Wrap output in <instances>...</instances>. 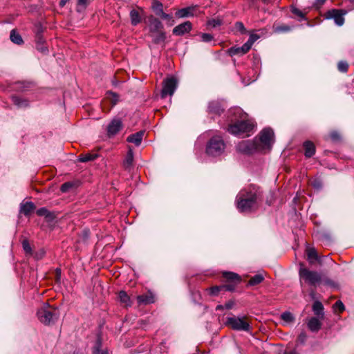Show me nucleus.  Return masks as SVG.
I'll use <instances>...</instances> for the list:
<instances>
[{
	"mask_svg": "<svg viewBox=\"0 0 354 354\" xmlns=\"http://www.w3.org/2000/svg\"><path fill=\"white\" fill-rule=\"evenodd\" d=\"M261 198L260 189L253 185L240 191L236 198V207L241 212H248L258 206Z\"/></svg>",
	"mask_w": 354,
	"mask_h": 354,
	"instance_id": "1",
	"label": "nucleus"
},
{
	"mask_svg": "<svg viewBox=\"0 0 354 354\" xmlns=\"http://www.w3.org/2000/svg\"><path fill=\"white\" fill-rule=\"evenodd\" d=\"M149 30L148 35L151 38L154 44L165 46L166 32L164 31V26L162 22L153 15H150L145 21Z\"/></svg>",
	"mask_w": 354,
	"mask_h": 354,
	"instance_id": "2",
	"label": "nucleus"
},
{
	"mask_svg": "<svg viewBox=\"0 0 354 354\" xmlns=\"http://www.w3.org/2000/svg\"><path fill=\"white\" fill-rule=\"evenodd\" d=\"M39 320L45 325L53 324L59 317V310L46 303L37 313Z\"/></svg>",
	"mask_w": 354,
	"mask_h": 354,
	"instance_id": "3",
	"label": "nucleus"
},
{
	"mask_svg": "<svg viewBox=\"0 0 354 354\" xmlns=\"http://www.w3.org/2000/svg\"><path fill=\"white\" fill-rule=\"evenodd\" d=\"M254 127V124L251 120H242L229 125L227 130L235 136H249Z\"/></svg>",
	"mask_w": 354,
	"mask_h": 354,
	"instance_id": "4",
	"label": "nucleus"
},
{
	"mask_svg": "<svg viewBox=\"0 0 354 354\" xmlns=\"http://www.w3.org/2000/svg\"><path fill=\"white\" fill-rule=\"evenodd\" d=\"M226 325L234 330L238 331H249L250 325L247 321V317L243 316L239 317H230L227 318Z\"/></svg>",
	"mask_w": 354,
	"mask_h": 354,
	"instance_id": "5",
	"label": "nucleus"
},
{
	"mask_svg": "<svg viewBox=\"0 0 354 354\" xmlns=\"http://www.w3.org/2000/svg\"><path fill=\"white\" fill-rule=\"evenodd\" d=\"M299 274L301 281L303 279L310 286H316L322 282V275L317 271L301 268Z\"/></svg>",
	"mask_w": 354,
	"mask_h": 354,
	"instance_id": "6",
	"label": "nucleus"
},
{
	"mask_svg": "<svg viewBox=\"0 0 354 354\" xmlns=\"http://www.w3.org/2000/svg\"><path fill=\"white\" fill-rule=\"evenodd\" d=\"M225 149V143L223 140L218 136H214L209 141L206 152L212 156L221 155Z\"/></svg>",
	"mask_w": 354,
	"mask_h": 354,
	"instance_id": "7",
	"label": "nucleus"
},
{
	"mask_svg": "<svg viewBox=\"0 0 354 354\" xmlns=\"http://www.w3.org/2000/svg\"><path fill=\"white\" fill-rule=\"evenodd\" d=\"M236 151L245 154H250L261 149L259 144L256 140H242L236 146Z\"/></svg>",
	"mask_w": 354,
	"mask_h": 354,
	"instance_id": "8",
	"label": "nucleus"
},
{
	"mask_svg": "<svg viewBox=\"0 0 354 354\" xmlns=\"http://www.w3.org/2000/svg\"><path fill=\"white\" fill-rule=\"evenodd\" d=\"M274 132L271 129L266 128L261 131L259 140H256L259 144L260 148L270 149L273 143Z\"/></svg>",
	"mask_w": 354,
	"mask_h": 354,
	"instance_id": "9",
	"label": "nucleus"
},
{
	"mask_svg": "<svg viewBox=\"0 0 354 354\" xmlns=\"http://www.w3.org/2000/svg\"><path fill=\"white\" fill-rule=\"evenodd\" d=\"M177 87V80L175 77H171L165 79L162 82L161 97L165 98L167 95H172Z\"/></svg>",
	"mask_w": 354,
	"mask_h": 354,
	"instance_id": "10",
	"label": "nucleus"
},
{
	"mask_svg": "<svg viewBox=\"0 0 354 354\" xmlns=\"http://www.w3.org/2000/svg\"><path fill=\"white\" fill-rule=\"evenodd\" d=\"M346 13L347 12L344 10L332 9L328 10L326 12L325 17L327 19H333L335 23L337 26H341L344 23V15H345Z\"/></svg>",
	"mask_w": 354,
	"mask_h": 354,
	"instance_id": "11",
	"label": "nucleus"
},
{
	"mask_svg": "<svg viewBox=\"0 0 354 354\" xmlns=\"http://www.w3.org/2000/svg\"><path fill=\"white\" fill-rule=\"evenodd\" d=\"M198 13V6H192L178 10L176 16L178 18H185L197 16Z\"/></svg>",
	"mask_w": 354,
	"mask_h": 354,
	"instance_id": "12",
	"label": "nucleus"
},
{
	"mask_svg": "<svg viewBox=\"0 0 354 354\" xmlns=\"http://www.w3.org/2000/svg\"><path fill=\"white\" fill-rule=\"evenodd\" d=\"M122 127V122L119 118H114L107 127V133L109 136L117 134Z\"/></svg>",
	"mask_w": 354,
	"mask_h": 354,
	"instance_id": "13",
	"label": "nucleus"
},
{
	"mask_svg": "<svg viewBox=\"0 0 354 354\" xmlns=\"http://www.w3.org/2000/svg\"><path fill=\"white\" fill-rule=\"evenodd\" d=\"M192 23L187 21L176 26L173 29V34L178 36H181L187 32H189L192 30Z\"/></svg>",
	"mask_w": 354,
	"mask_h": 354,
	"instance_id": "14",
	"label": "nucleus"
},
{
	"mask_svg": "<svg viewBox=\"0 0 354 354\" xmlns=\"http://www.w3.org/2000/svg\"><path fill=\"white\" fill-rule=\"evenodd\" d=\"M251 48L245 42L241 47H232L228 50V53L230 56H234L236 55H243L247 53Z\"/></svg>",
	"mask_w": 354,
	"mask_h": 354,
	"instance_id": "15",
	"label": "nucleus"
},
{
	"mask_svg": "<svg viewBox=\"0 0 354 354\" xmlns=\"http://www.w3.org/2000/svg\"><path fill=\"white\" fill-rule=\"evenodd\" d=\"M137 301L139 304L147 305L154 303L155 297L151 292H147L145 294L138 295Z\"/></svg>",
	"mask_w": 354,
	"mask_h": 354,
	"instance_id": "16",
	"label": "nucleus"
},
{
	"mask_svg": "<svg viewBox=\"0 0 354 354\" xmlns=\"http://www.w3.org/2000/svg\"><path fill=\"white\" fill-rule=\"evenodd\" d=\"M144 134V131H140L129 136L127 138V141L131 143H133L136 146H139L141 144Z\"/></svg>",
	"mask_w": 354,
	"mask_h": 354,
	"instance_id": "17",
	"label": "nucleus"
},
{
	"mask_svg": "<svg viewBox=\"0 0 354 354\" xmlns=\"http://www.w3.org/2000/svg\"><path fill=\"white\" fill-rule=\"evenodd\" d=\"M35 209V205L32 202L21 203L20 205V213L28 216Z\"/></svg>",
	"mask_w": 354,
	"mask_h": 354,
	"instance_id": "18",
	"label": "nucleus"
},
{
	"mask_svg": "<svg viewBox=\"0 0 354 354\" xmlns=\"http://www.w3.org/2000/svg\"><path fill=\"white\" fill-rule=\"evenodd\" d=\"M11 100L13 104L18 108H26L29 105V102L28 100L22 98L18 95H12Z\"/></svg>",
	"mask_w": 354,
	"mask_h": 354,
	"instance_id": "19",
	"label": "nucleus"
},
{
	"mask_svg": "<svg viewBox=\"0 0 354 354\" xmlns=\"http://www.w3.org/2000/svg\"><path fill=\"white\" fill-rule=\"evenodd\" d=\"M308 328L312 332H317L322 326L321 322L317 317H311L307 323Z\"/></svg>",
	"mask_w": 354,
	"mask_h": 354,
	"instance_id": "20",
	"label": "nucleus"
},
{
	"mask_svg": "<svg viewBox=\"0 0 354 354\" xmlns=\"http://www.w3.org/2000/svg\"><path fill=\"white\" fill-rule=\"evenodd\" d=\"M305 150V156L307 158L312 157L315 153V147L314 144L310 141H306L304 143Z\"/></svg>",
	"mask_w": 354,
	"mask_h": 354,
	"instance_id": "21",
	"label": "nucleus"
},
{
	"mask_svg": "<svg viewBox=\"0 0 354 354\" xmlns=\"http://www.w3.org/2000/svg\"><path fill=\"white\" fill-rule=\"evenodd\" d=\"M223 276L227 281L234 283L235 284L239 283L241 280L239 274L232 272H223Z\"/></svg>",
	"mask_w": 354,
	"mask_h": 354,
	"instance_id": "22",
	"label": "nucleus"
},
{
	"mask_svg": "<svg viewBox=\"0 0 354 354\" xmlns=\"http://www.w3.org/2000/svg\"><path fill=\"white\" fill-rule=\"evenodd\" d=\"M313 311L314 312L315 315H316L318 317H320L321 318H323V317H324V306L320 301H315L313 303Z\"/></svg>",
	"mask_w": 354,
	"mask_h": 354,
	"instance_id": "23",
	"label": "nucleus"
},
{
	"mask_svg": "<svg viewBox=\"0 0 354 354\" xmlns=\"http://www.w3.org/2000/svg\"><path fill=\"white\" fill-rule=\"evenodd\" d=\"M131 23L133 26H137L141 21V17L138 11L136 10H132L130 12Z\"/></svg>",
	"mask_w": 354,
	"mask_h": 354,
	"instance_id": "24",
	"label": "nucleus"
},
{
	"mask_svg": "<svg viewBox=\"0 0 354 354\" xmlns=\"http://www.w3.org/2000/svg\"><path fill=\"white\" fill-rule=\"evenodd\" d=\"M133 151L131 149H129L127 156H126V158L123 162V165L124 167V168L126 169H129L132 164H133Z\"/></svg>",
	"mask_w": 354,
	"mask_h": 354,
	"instance_id": "25",
	"label": "nucleus"
},
{
	"mask_svg": "<svg viewBox=\"0 0 354 354\" xmlns=\"http://www.w3.org/2000/svg\"><path fill=\"white\" fill-rule=\"evenodd\" d=\"M118 297L120 302L122 303L124 306H129L131 305L130 297L125 291L122 290L119 292Z\"/></svg>",
	"mask_w": 354,
	"mask_h": 354,
	"instance_id": "26",
	"label": "nucleus"
},
{
	"mask_svg": "<svg viewBox=\"0 0 354 354\" xmlns=\"http://www.w3.org/2000/svg\"><path fill=\"white\" fill-rule=\"evenodd\" d=\"M306 252H307L308 260L310 263H313L315 261L317 260L318 256H317V253L315 248H309L307 249Z\"/></svg>",
	"mask_w": 354,
	"mask_h": 354,
	"instance_id": "27",
	"label": "nucleus"
},
{
	"mask_svg": "<svg viewBox=\"0 0 354 354\" xmlns=\"http://www.w3.org/2000/svg\"><path fill=\"white\" fill-rule=\"evenodd\" d=\"M10 40L16 44L19 45L23 44V39L21 38V36L15 30H11L10 34Z\"/></svg>",
	"mask_w": 354,
	"mask_h": 354,
	"instance_id": "28",
	"label": "nucleus"
},
{
	"mask_svg": "<svg viewBox=\"0 0 354 354\" xmlns=\"http://www.w3.org/2000/svg\"><path fill=\"white\" fill-rule=\"evenodd\" d=\"M152 9L157 16L160 17L163 13V5L159 1H153L152 4Z\"/></svg>",
	"mask_w": 354,
	"mask_h": 354,
	"instance_id": "29",
	"label": "nucleus"
},
{
	"mask_svg": "<svg viewBox=\"0 0 354 354\" xmlns=\"http://www.w3.org/2000/svg\"><path fill=\"white\" fill-rule=\"evenodd\" d=\"M208 110L210 113H214L216 114H221L223 112V110L221 109L218 103L212 102L209 104Z\"/></svg>",
	"mask_w": 354,
	"mask_h": 354,
	"instance_id": "30",
	"label": "nucleus"
},
{
	"mask_svg": "<svg viewBox=\"0 0 354 354\" xmlns=\"http://www.w3.org/2000/svg\"><path fill=\"white\" fill-rule=\"evenodd\" d=\"M97 156L96 154L92 153L81 154L78 157V160L81 162H86L95 160Z\"/></svg>",
	"mask_w": 354,
	"mask_h": 354,
	"instance_id": "31",
	"label": "nucleus"
},
{
	"mask_svg": "<svg viewBox=\"0 0 354 354\" xmlns=\"http://www.w3.org/2000/svg\"><path fill=\"white\" fill-rule=\"evenodd\" d=\"M263 279H264V278H263V275L258 274H256L254 277H252L250 279L248 283L250 286H255V285H257V284H259L260 283H261L263 281Z\"/></svg>",
	"mask_w": 354,
	"mask_h": 354,
	"instance_id": "32",
	"label": "nucleus"
},
{
	"mask_svg": "<svg viewBox=\"0 0 354 354\" xmlns=\"http://www.w3.org/2000/svg\"><path fill=\"white\" fill-rule=\"evenodd\" d=\"M274 32H277V33L286 32L291 30V29H292V28L290 26L286 25V24H282V25L274 26Z\"/></svg>",
	"mask_w": 354,
	"mask_h": 354,
	"instance_id": "33",
	"label": "nucleus"
},
{
	"mask_svg": "<svg viewBox=\"0 0 354 354\" xmlns=\"http://www.w3.org/2000/svg\"><path fill=\"white\" fill-rule=\"evenodd\" d=\"M160 17H161L162 19L165 20V21H166V22H167V25H168V26H173V25L174 24V23H175V21H174V20L173 17H172V15H171L166 14V13H165V12H164V13L160 16Z\"/></svg>",
	"mask_w": 354,
	"mask_h": 354,
	"instance_id": "34",
	"label": "nucleus"
},
{
	"mask_svg": "<svg viewBox=\"0 0 354 354\" xmlns=\"http://www.w3.org/2000/svg\"><path fill=\"white\" fill-rule=\"evenodd\" d=\"M281 318L286 322H292L295 319L292 314L288 311L283 313L281 315Z\"/></svg>",
	"mask_w": 354,
	"mask_h": 354,
	"instance_id": "35",
	"label": "nucleus"
},
{
	"mask_svg": "<svg viewBox=\"0 0 354 354\" xmlns=\"http://www.w3.org/2000/svg\"><path fill=\"white\" fill-rule=\"evenodd\" d=\"M74 187L73 182H66L61 185L60 190L62 192H67Z\"/></svg>",
	"mask_w": 354,
	"mask_h": 354,
	"instance_id": "36",
	"label": "nucleus"
},
{
	"mask_svg": "<svg viewBox=\"0 0 354 354\" xmlns=\"http://www.w3.org/2000/svg\"><path fill=\"white\" fill-rule=\"evenodd\" d=\"M235 29L241 34H245L247 30L244 26V24L241 21H236L234 24Z\"/></svg>",
	"mask_w": 354,
	"mask_h": 354,
	"instance_id": "37",
	"label": "nucleus"
},
{
	"mask_svg": "<svg viewBox=\"0 0 354 354\" xmlns=\"http://www.w3.org/2000/svg\"><path fill=\"white\" fill-rule=\"evenodd\" d=\"M338 70L342 73H346L348 69V64L346 62L341 61L337 64Z\"/></svg>",
	"mask_w": 354,
	"mask_h": 354,
	"instance_id": "38",
	"label": "nucleus"
},
{
	"mask_svg": "<svg viewBox=\"0 0 354 354\" xmlns=\"http://www.w3.org/2000/svg\"><path fill=\"white\" fill-rule=\"evenodd\" d=\"M107 97L110 99L113 105L116 104L118 101V95L115 93L111 91L107 93Z\"/></svg>",
	"mask_w": 354,
	"mask_h": 354,
	"instance_id": "39",
	"label": "nucleus"
},
{
	"mask_svg": "<svg viewBox=\"0 0 354 354\" xmlns=\"http://www.w3.org/2000/svg\"><path fill=\"white\" fill-rule=\"evenodd\" d=\"M259 38V36L257 35V34H254V33H251L250 35V37L248 39V40L246 41V43L248 44V45L252 48V46L253 45V44Z\"/></svg>",
	"mask_w": 354,
	"mask_h": 354,
	"instance_id": "40",
	"label": "nucleus"
},
{
	"mask_svg": "<svg viewBox=\"0 0 354 354\" xmlns=\"http://www.w3.org/2000/svg\"><path fill=\"white\" fill-rule=\"evenodd\" d=\"M223 24V21L220 19H212L208 21L207 24L212 27H216L221 26Z\"/></svg>",
	"mask_w": 354,
	"mask_h": 354,
	"instance_id": "41",
	"label": "nucleus"
},
{
	"mask_svg": "<svg viewBox=\"0 0 354 354\" xmlns=\"http://www.w3.org/2000/svg\"><path fill=\"white\" fill-rule=\"evenodd\" d=\"M311 185L317 190H319L322 188V182L319 179H313L311 180Z\"/></svg>",
	"mask_w": 354,
	"mask_h": 354,
	"instance_id": "42",
	"label": "nucleus"
},
{
	"mask_svg": "<svg viewBox=\"0 0 354 354\" xmlns=\"http://www.w3.org/2000/svg\"><path fill=\"white\" fill-rule=\"evenodd\" d=\"M37 214L40 216L48 217L50 216V212L46 208L41 207L37 210Z\"/></svg>",
	"mask_w": 354,
	"mask_h": 354,
	"instance_id": "43",
	"label": "nucleus"
},
{
	"mask_svg": "<svg viewBox=\"0 0 354 354\" xmlns=\"http://www.w3.org/2000/svg\"><path fill=\"white\" fill-rule=\"evenodd\" d=\"M201 41L203 42H209L213 39V35L209 33H202L201 35Z\"/></svg>",
	"mask_w": 354,
	"mask_h": 354,
	"instance_id": "44",
	"label": "nucleus"
},
{
	"mask_svg": "<svg viewBox=\"0 0 354 354\" xmlns=\"http://www.w3.org/2000/svg\"><path fill=\"white\" fill-rule=\"evenodd\" d=\"M291 11L295 15L300 17L301 19H305V15L299 9L294 7L292 8Z\"/></svg>",
	"mask_w": 354,
	"mask_h": 354,
	"instance_id": "45",
	"label": "nucleus"
},
{
	"mask_svg": "<svg viewBox=\"0 0 354 354\" xmlns=\"http://www.w3.org/2000/svg\"><path fill=\"white\" fill-rule=\"evenodd\" d=\"M333 308L335 309H337L339 313H342L345 310L344 304L339 300L335 303Z\"/></svg>",
	"mask_w": 354,
	"mask_h": 354,
	"instance_id": "46",
	"label": "nucleus"
},
{
	"mask_svg": "<svg viewBox=\"0 0 354 354\" xmlns=\"http://www.w3.org/2000/svg\"><path fill=\"white\" fill-rule=\"evenodd\" d=\"M100 342H97V346L94 348L93 354H109L107 350L100 351Z\"/></svg>",
	"mask_w": 354,
	"mask_h": 354,
	"instance_id": "47",
	"label": "nucleus"
},
{
	"mask_svg": "<svg viewBox=\"0 0 354 354\" xmlns=\"http://www.w3.org/2000/svg\"><path fill=\"white\" fill-rule=\"evenodd\" d=\"M223 290V286H213L211 288H209V292L212 295H216L219 291Z\"/></svg>",
	"mask_w": 354,
	"mask_h": 354,
	"instance_id": "48",
	"label": "nucleus"
},
{
	"mask_svg": "<svg viewBox=\"0 0 354 354\" xmlns=\"http://www.w3.org/2000/svg\"><path fill=\"white\" fill-rule=\"evenodd\" d=\"M22 245H23V248H24V251L26 253H31L32 249H31V247L27 240H24L22 242Z\"/></svg>",
	"mask_w": 354,
	"mask_h": 354,
	"instance_id": "49",
	"label": "nucleus"
},
{
	"mask_svg": "<svg viewBox=\"0 0 354 354\" xmlns=\"http://www.w3.org/2000/svg\"><path fill=\"white\" fill-rule=\"evenodd\" d=\"M236 285L237 284H235L234 283L223 285L222 286L223 290L234 291Z\"/></svg>",
	"mask_w": 354,
	"mask_h": 354,
	"instance_id": "50",
	"label": "nucleus"
},
{
	"mask_svg": "<svg viewBox=\"0 0 354 354\" xmlns=\"http://www.w3.org/2000/svg\"><path fill=\"white\" fill-rule=\"evenodd\" d=\"M307 338V335L305 332H301L297 338L298 342H299L301 344H304Z\"/></svg>",
	"mask_w": 354,
	"mask_h": 354,
	"instance_id": "51",
	"label": "nucleus"
},
{
	"mask_svg": "<svg viewBox=\"0 0 354 354\" xmlns=\"http://www.w3.org/2000/svg\"><path fill=\"white\" fill-rule=\"evenodd\" d=\"M322 282H323L325 285H327L329 286L335 287V282L328 278H324V279L322 278Z\"/></svg>",
	"mask_w": 354,
	"mask_h": 354,
	"instance_id": "52",
	"label": "nucleus"
},
{
	"mask_svg": "<svg viewBox=\"0 0 354 354\" xmlns=\"http://www.w3.org/2000/svg\"><path fill=\"white\" fill-rule=\"evenodd\" d=\"M330 136L331 139L335 141L339 140L340 139L339 134L336 131L332 132L330 133Z\"/></svg>",
	"mask_w": 354,
	"mask_h": 354,
	"instance_id": "53",
	"label": "nucleus"
},
{
	"mask_svg": "<svg viewBox=\"0 0 354 354\" xmlns=\"http://www.w3.org/2000/svg\"><path fill=\"white\" fill-rule=\"evenodd\" d=\"M234 305V302L233 301L230 300L225 304L224 307L225 309H231V308H232Z\"/></svg>",
	"mask_w": 354,
	"mask_h": 354,
	"instance_id": "54",
	"label": "nucleus"
},
{
	"mask_svg": "<svg viewBox=\"0 0 354 354\" xmlns=\"http://www.w3.org/2000/svg\"><path fill=\"white\" fill-rule=\"evenodd\" d=\"M37 48L38 50L42 52V53H47L48 48L44 46H40L39 44L37 45Z\"/></svg>",
	"mask_w": 354,
	"mask_h": 354,
	"instance_id": "55",
	"label": "nucleus"
},
{
	"mask_svg": "<svg viewBox=\"0 0 354 354\" xmlns=\"http://www.w3.org/2000/svg\"><path fill=\"white\" fill-rule=\"evenodd\" d=\"M56 274H57V281H59L60 279V276H61V270L59 268L56 269Z\"/></svg>",
	"mask_w": 354,
	"mask_h": 354,
	"instance_id": "56",
	"label": "nucleus"
},
{
	"mask_svg": "<svg viewBox=\"0 0 354 354\" xmlns=\"http://www.w3.org/2000/svg\"><path fill=\"white\" fill-rule=\"evenodd\" d=\"M68 1V0H61L60 2H59V6L61 7H64L66 5V3H67Z\"/></svg>",
	"mask_w": 354,
	"mask_h": 354,
	"instance_id": "57",
	"label": "nucleus"
},
{
	"mask_svg": "<svg viewBox=\"0 0 354 354\" xmlns=\"http://www.w3.org/2000/svg\"><path fill=\"white\" fill-rule=\"evenodd\" d=\"M79 5L85 6L86 4V0H77Z\"/></svg>",
	"mask_w": 354,
	"mask_h": 354,
	"instance_id": "58",
	"label": "nucleus"
},
{
	"mask_svg": "<svg viewBox=\"0 0 354 354\" xmlns=\"http://www.w3.org/2000/svg\"><path fill=\"white\" fill-rule=\"evenodd\" d=\"M285 354H299L295 350L285 352Z\"/></svg>",
	"mask_w": 354,
	"mask_h": 354,
	"instance_id": "59",
	"label": "nucleus"
},
{
	"mask_svg": "<svg viewBox=\"0 0 354 354\" xmlns=\"http://www.w3.org/2000/svg\"><path fill=\"white\" fill-rule=\"evenodd\" d=\"M224 308H225V307H224V306H223V305H218V306L216 307V310H223V309H224Z\"/></svg>",
	"mask_w": 354,
	"mask_h": 354,
	"instance_id": "60",
	"label": "nucleus"
},
{
	"mask_svg": "<svg viewBox=\"0 0 354 354\" xmlns=\"http://www.w3.org/2000/svg\"><path fill=\"white\" fill-rule=\"evenodd\" d=\"M326 0H317V3L319 6H322Z\"/></svg>",
	"mask_w": 354,
	"mask_h": 354,
	"instance_id": "61",
	"label": "nucleus"
},
{
	"mask_svg": "<svg viewBox=\"0 0 354 354\" xmlns=\"http://www.w3.org/2000/svg\"><path fill=\"white\" fill-rule=\"evenodd\" d=\"M262 1H263L264 3H267L269 1V0H262Z\"/></svg>",
	"mask_w": 354,
	"mask_h": 354,
	"instance_id": "62",
	"label": "nucleus"
},
{
	"mask_svg": "<svg viewBox=\"0 0 354 354\" xmlns=\"http://www.w3.org/2000/svg\"><path fill=\"white\" fill-rule=\"evenodd\" d=\"M351 2L354 3V0H349Z\"/></svg>",
	"mask_w": 354,
	"mask_h": 354,
	"instance_id": "63",
	"label": "nucleus"
}]
</instances>
